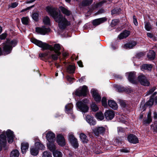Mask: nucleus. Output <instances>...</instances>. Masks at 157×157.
I'll return each mask as SVG.
<instances>
[{
    "instance_id": "obj_1",
    "label": "nucleus",
    "mask_w": 157,
    "mask_h": 157,
    "mask_svg": "<svg viewBox=\"0 0 157 157\" xmlns=\"http://www.w3.org/2000/svg\"><path fill=\"white\" fill-rule=\"evenodd\" d=\"M31 41L32 42L42 48L44 50L49 49L51 51H54V52L48 56L49 59H52L54 60H56L61 54L59 50L61 48V46L59 44H55L53 47L46 43H43L34 38L31 39Z\"/></svg>"
},
{
    "instance_id": "obj_2",
    "label": "nucleus",
    "mask_w": 157,
    "mask_h": 157,
    "mask_svg": "<svg viewBox=\"0 0 157 157\" xmlns=\"http://www.w3.org/2000/svg\"><path fill=\"white\" fill-rule=\"evenodd\" d=\"M47 12L52 16L56 22L58 23L59 27L61 29H64L70 25V22L62 14L59 13L56 10L51 7L46 8Z\"/></svg>"
},
{
    "instance_id": "obj_3",
    "label": "nucleus",
    "mask_w": 157,
    "mask_h": 157,
    "mask_svg": "<svg viewBox=\"0 0 157 157\" xmlns=\"http://www.w3.org/2000/svg\"><path fill=\"white\" fill-rule=\"evenodd\" d=\"M5 134L6 135L9 143H12L13 141L14 137L13 132L10 129L7 130L6 132L4 131L0 136V151L6 145V140Z\"/></svg>"
},
{
    "instance_id": "obj_4",
    "label": "nucleus",
    "mask_w": 157,
    "mask_h": 157,
    "mask_svg": "<svg viewBox=\"0 0 157 157\" xmlns=\"http://www.w3.org/2000/svg\"><path fill=\"white\" fill-rule=\"evenodd\" d=\"M17 44L15 40H7L3 47V50L7 54L10 53L12 47H14Z\"/></svg>"
},
{
    "instance_id": "obj_5",
    "label": "nucleus",
    "mask_w": 157,
    "mask_h": 157,
    "mask_svg": "<svg viewBox=\"0 0 157 157\" xmlns=\"http://www.w3.org/2000/svg\"><path fill=\"white\" fill-rule=\"evenodd\" d=\"M88 100L86 99H84L82 101H78L76 103V105L78 108L83 113H86L88 110L89 108L87 105V103Z\"/></svg>"
},
{
    "instance_id": "obj_6",
    "label": "nucleus",
    "mask_w": 157,
    "mask_h": 157,
    "mask_svg": "<svg viewBox=\"0 0 157 157\" xmlns=\"http://www.w3.org/2000/svg\"><path fill=\"white\" fill-rule=\"evenodd\" d=\"M88 90L87 86L84 85L77 89L75 91V94L79 96H85L86 95Z\"/></svg>"
},
{
    "instance_id": "obj_7",
    "label": "nucleus",
    "mask_w": 157,
    "mask_h": 157,
    "mask_svg": "<svg viewBox=\"0 0 157 157\" xmlns=\"http://www.w3.org/2000/svg\"><path fill=\"white\" fill-rule=\"evenodd\" d=\"M68 139L72 146L75 148H77L78 147V143L77 139L75 138L73 133H70L68 134Z\"/></svg>"
},
{
    "instance_id": "obj_8",
    "label": "nucleus",
    "mask_w": 157,
    "mask_h": 157,
    "mask_svg": "<svg viewBox=\"0 0 157 157\" xmlns=\"http://www.w3.org/2000/svg\"><path fill=\"white\" fill-rule=\"evenodd\" d=\"M138 80L141 85L145 86L149 85L150 82L144 75L140 74L138 76Z\"/></svg>"
},
{
    "instance_id": "obj_9",
    "label": "nucleus",
    "mask_w": 157,
    "mask_h": 157,
    "mask_svg": "<svg viewBox=\"0 0 157 157\" xmlns=\"http://www.w3.org/2000/svg\"><path fill=\"white\" fill-rule=\"evenodd\" d=\"M105 131V128L103 127H96L93 130L94 134L98 136L99 134H103Z\"/></svg>"
},
{
    "instance_id": "obj_10",
    "label": "nucleus",
    "mask_w": 157,
    "mask_h": 157,
    "mask_svg": "<svg viewBox=\"0 0 157 157\" xmlns=\"http://www.w3.org/2000/svg\"><path fill=\"white\" fill-rule=\"evenodd\" d=\"M46 137L49 142H54L56 140L55 135L51 131L48 132L46 135Z\"/></svg>"
},
{
    "instance_id": "obj_11",
    "label": "nucleus",
    "mask_w": 157,
    "mask_h": 157,
    "mask_svg": "<svg viewBox=\"0 0 157 157\" xmlns=\"http://www.w3.org/2000/svg\"><path fill=\"white\" fill-rule=\"evenodd\" d=\"M136 73L135 72H130L126 74L128 75V79L129 81L133 83H136Z\"/></svg>"
},
{
    "instance_id": "obj_12",
    "label": "nucleus",
    "mask_w": 157,
    "mask_h": 157,
    "mask_svg": "<svg viewBox=\"0 0 157 157\" xmlns=\"http://www.w3.org/2000/svg\"><path fill=\"white\" fill-rule=\"evenodd\" d=\"M50 29L49 28H46L45 27L42 28L37 27L36 28V32L41 34L44 35L50 31Z\"/></svg>"
},
{
    "instance_id": "obj_13",
    "label": "nucleus",
    "mask_w": 157,
    "mask_h": 157,
    "mask_svg": "<svg viewBox=\"0 0 157 157\" xmlns=\"http://www.w3.org/2000/svg\"><path fill=\"white\" fill-rule=\"evenodd\" d=\"M91 91L95 100L97 102H100L101 101V97L98 93V90L93 89L91 90Z\"/></svg>"
},
{
    "instance_id": "obj_14",
    "label": "nucleus",
    "mask_w": 157,
    "mask_h": 157,
    "mask_svg": "<svg viewBox=\"0 0 157 157\" xmlns=\"http://www.w3.org/2000/svg\"><path fill=\"white\" fill-rule=\"evenodd\" d=\"M115 113L113 110H108L105 113V116L106 119L108 120H111L114 117Z\"/></svg>"
},
{
    "instance_id": "obj_15",
    "label": "nucleus",
    "mask_w": 157,
    "mask_h": 157,
    "mask_svg": "<svg viewBox=\"0 0 157 157\" xmlns=\"http://www.w3.org/2000/svg\"><path fill=\"white\" fill-rule=\"evenodd\" d=\"M57 142L58 144L61 146H63L65 144V141L63 136L61 134H59L57 136Z\"/></svg>"
},
{
    "instance_id": "obj_16",
    "label": "nucleus",
    "mask_w": 157,
    "mask_h": 157,
    "mask_svg": "<svg viewBox=\"0 0 157 157\" xmlns=\"http://www.w3.org/2000/svg\"><path fill=\"white\" fill-rule=\"evenodd\" d=\"M128 141L131 143L136 144L139 142L138 138L135 135L130 134L128 137Z\"/></svg>"
},
{
    "instance_id": "obj_17",
    "label": "nucleus",
    "mask_w": 157,
    "mask_h": 157,
    "mask_svg": "<svg viewBox=\"0 0 157 157\" xmlns=\"http://www.w3.org/2000/svg\"><path fill=\"white\" fill-rule=\"evenodd\" d=\"M106 21L107 19L105 17L96 19L93 21V24L94 26H97Z\"/></svg>"
},
{
    "instance_id": "obj_18",
    "label": "nucleus",
    "mask_w": 157,
    "mask_h": 157,
    "mask_svg": "<svg viewBox=\"0 0 157 157\" xmlns=\"http://www.w3.org/2000/svg\"><path fill=\"white\" fill-rule=\"evenodd\" d=\"M136 44V42L132 41L128 43L124 44L123 48L125 49H130L133 48Z\"/></svg>"
},
{
    "instance_id": "obj_19",
    "label": "nucleus",
    "mask_w": 157,
    "mask_h": 157,
    "mask_svg": "<svg viewBox=\"0 0 157 157\" xmlns=\"http://www.w3.org/2000/svg\"><path fill=\"white\" fill-rule=\"evenodd\" d=\"M86 120L87 122L91 125H94L96 124V120L93 117L88 115L86 116Z\"/></svg>"
},
{
    "instance_id": "obj_20",
    "label": "nucleus",
    "mask_w": 157,
    "mask_h": 157,
    "mask_svg": "<svg viewBox=\"0 0 157 157\" xmlns=\"http://www.w3.org/2000/svg\"><path fill=\"white\" fill-rule=\"evenodd\" d=\"M29 147V144L27 142H23L21 144V149L23 154L25 153Z\"/></svg>"
},
{
    "instance_id": "obj_21",
    "label": "nucleus",
    "mask_w": 157,
    "mask_h": 157,
    "mask_svg": "<svg viewBox=\"0 0 157 157\" xmlns=\"http://www.w3.org/2000/svg\"><path fill=\"white\" fill-rule=\"evenodd\" d=\"M151 113L149 111L147 114V118L143 120V123L144 124H149L152 121V118L151 116Z\"/></svg>"
},
{
    "instance_id": "obj_22",
    "label": "nucleus",
    "mask_w": 157,
    "mask_h": 157,
    "mask_svg": "<svg viewBox=\"0 0 157 157\" xmlns=\"http://www.w3.org/2000/svg\"><path fill=\"white\" fill-rule=\"evenodd\" d=\"M130 33V32L129 31L125 30L118 35V38L120 39L125 38L129 35Z\"/></svg>"
},
{
    "instance_id": "obj_23",
    "label": "nucleus",
    "mask_w": 157,
    "mask_h": 157,
    "mask_svg": "<svg viewBox=\"0 0 157 157\" xmlns=\"http://www.w3.org/2000/svg\"><path fill=\"white\" fill-rule=\"evenodd\" d=\"M73 105L71 103L68 104L65 107V111L67 113H72V108Z\"/></svg>"
},
{
    "instance_id": "obj_24",
    "label": "nucleus",
    "mask_w": 157,
    "mask_h": 157,
    "mask_svg": "<svg viewBox=\"0 0 157 157\" xmlns=\"http://www.w3.org/2000/svg\"><path fill=\"white\" fill-rule=\"evenodd\" d=\"M47 146L48 148L53 152H54L56 149L55 144L54 142H49L47 144Z\"/></svg>"
},
{
    "instance_id": "obj_25",
    "label": "nucleus",
    "mask_w": 157,
    "mask_h": 157,
    "mask_svg": "<svg viewBox=\"0 0 157 157\" xmlns=\"http://www.w3.org/2000/svg\"><path fill=\"white\" fill-rule=\"evenodd\" d=\"M108 104L111 108L114 110L116 109L118 107L117 104L113 101L110 100L109 101Z\"/></svg>"
},
{
    "instance_id": "obj_26",
    "label": "nucleus",
    "mask_w": 157,
    "mask_h": 157,
    "mask_svg": "<svg viewBox=\"0 0 157 157\" xmlns=\"http://www.w3.org/2000/svg\"><path fill=\"white\" fill-rule=\"evenodd\" d=\"M30 152L32 155L36 156L39 153V150L35 147H32L30 149Z\"/></svg>"
},
{
    "instance_id": "obj_27",
    "label": "nucleus",
    "mask_w": 157,
    "mask_h": 157,
    "mask_svg": "<svg viewBox=\"0 0 157 157\" xmlns=\"http://www.w3.org/2000/svg\"><path fill=\"white\" fill-rule=\"evenodd\" d=\"M36 148L39 149H41L42 150H44L45 148V146L41 143L39 142H37L35 143V146Z\"/></svg>"
},
{
    "instance_id": "obj_28",
    "label": "nucleus",
    "mask_w": 157,
    "mask_h": 157,
    "mask_svg": "<svg viewBox=\"0 0 157 157\" xmlns=\"http://www.w3.org/2000/svg\"><path fill=\"white\" fill-rule=\"evenodd\" d=\"M75 68L74 65H69L67 68V71L69 73L71 74L74 72Z\"/></svg>"
},
{
    "instance_id": "obj_29",
    "label": "nucleus",
    "mask_w": 157,
    "mask_h": 157,
    "mask_svg": "<svg viewBox=\"0 0 157 157\" xmlns=\"http://www.w3.org/2000/svg\"><path fill=\"white\" fill-rule=\"evenodd\" d=\"M147 57L150 60H153L155 57V53L153 50H150L147 54Z\"/></svg>"
},
{
    "instance_id": "obj_30",
    "label": "nucleus",
    "mask_w": 157,
    "mask_h": 157,
    "mask_svg": "<svg viewBox=\"0 0 157 157\" xmlns=\"http://www.w3.org/2000/svg\"><path fill=\"white\" fill-rule=\"evenodd\" d=\"M60 9L62 12L67 16H69L71 13V11L64 7H60Z\"/></svg>"
},
{
    "instance_id": "obj_31",
    "label": "nucleus",
    "mask_w": 157,
    "mask_h": 157,
    "mask_svg": "<svg viewBox=\"0 0 157 157\" xmlns=\"http://www.w3.org/2000/svg\"><path fill=\"white\" fill-rule=\"evenodd\" d=\"M80 138L82 141L84 143H87L88 139L87 138L86 135L83 133H82L80 135Z\"/></svg>"
},
{
    "instance_id": "obj_32",
    "label": "nucleus",
    "mask_w": 157,
    "mask_h": 157,
    "mask_svg": "<svg viewBox=\"0 0 157 157\" xmlns=\"http://www.w3.org/2000/svg\"><path fill=\"white\" fill-rule=\"evenodd\" d=\"M19 155V153L17 150H13L10 155V157H18Z\"/></svg>"
},
{
    "instance_id": "obj_33",
    "label": "nucleus",
    "mask_w": 157,
    "mask_h": 157,
    "mask_svg": "<svg viewBox=\"0 0 157 157\" xmlns=\"http://www.w3.org/2000/svg\"><path fill=\"white\" fill-rule=\"evenodd\" d=\"M96 118L100 120H102L104 119V116L101 112H99L96 113L95 115Z\"/></svg>"
},
{
    "instance_id": "obj_34",
    "label": "nucleus",
    "mask_w": 157,
    "mask_h": 157,
    "mask_svg": "<svg viewBox=\"0 0 157 157\" xmlns=\"http://www.w3.org/2000/svg\"><path fill=\"white\" fill-rule=\"evenodd\" d=\"M92 2V0H85L82 1V5L83 6H87L91 4Z\"/></svg>"
},
{
    "instance_id": "obj_35",
    "label": "nucleus",
    "mask_w": 157,
    "mask_h": 157,
    "mask_svg": "<svg viewBox=\"0 0 157 157\" xmlns=\"http://www.w3.org/2000/svg\"><path fill=\"white\" fill-rule=\"evenodd\" d=\"M151 129L153 130L154 132H157V121H155L154 122V124H152L151 125Z\"/></svg>"
},
{
    "instance_id": "obj_36",
    "label": "nucleus",
    "mask_w": 157,
    "mask_h": 157,
    "mask_svg": "<svg viewBox=\"0 0 157 157\" xmlns=\"http://www.w3.org/2000/svg\"><path fill=\"white\" fill-rule=\"evenodd\" d=\"M152 66L151 64H145L142 65V68L149 71L151 70Z\"/></svg>"
},
{
    "instance_id": "obj_37",
    "label": "nucleus",
    "mask_w": 157,
    "mask_h": 157,
    "mask_svg": "<svg viewBox=\"0 0 157 157\" xmlns=\"http://www.w3.org/2000/svg\"><path fill=\"white\" fill-rule=\"evenodd\" d=\"M53 154L54 157H62V153L58 151H56L53 152Z\"/></svg>"
},
{
    "instance_id": "obj_38",
    "label": "nucleus",
    "mask_w": 157,
    "mask_h": 157,
    "mask_svg": "<svg viewBox=\"0 0 157 157\" xmlns=\"http://www.w3.org/2000/svg\"><path fill=\"white\" fill-rule=\"evenodd\" d=\"M145 28L147 31H149L152 29V26L149 22L145 23Z\"/></svg>"
},
{
    "instance_id": "obj_39",
    "label": "nucleus",
    "mask_w": 157,
    "mask_h": 157,
    "mask_svg": "<svg viewBox=\"0 0 157 157\" xmlns=\"http://www.w3.org/2000/svg\"><path fill=\"white\" fill-rule=\"evenodd\" d=\"M43 22L45 24L49 25L50 23V18L46 16L43 18Z\"/></svg>"
},
{
    "instance_id": "obj_40",
    "label": "nucleus",
    "mask_w": 157,
    "mask_h": 157,
    "mask_svg": "<svg viewBox=\"0 0 157 157\" xmlns=\"http://www.w3.org/2000/svg\"><path fill=\"white\" fill-rule=\"evenodd\" d=\"M21 21L22 23L25 25H27L29 23V19L28 17H23L21 18Z\"/></svg>"
},
{
    "instance_id": "obj_41",
    "label": "nucleus",
    "mask_w": 157,
    "mask_h": 157,
    "mask_svg": "<svg viewBox=\"0 0 157 157\" xmlns=\"http://www.w3.org/2000/svg\"><path fill=\"white\" fill-rule=\"evenodd\" d=\"M91 107L92 110L95 112L98 111L99 109L97 106L94 103H92L91 105Z\"/></svg>"
},
{
    "instance_id": "obj_42",
    "label": "nucleus",
    "mask_w": 157,
    "mask_h": 157,
    "mask_svg": "<svg viewBox=\"0 0 157 157\" xmlns=\"http://www.w3.org/2000/svg\"><path fill=\"white\" fill-rule=\"evenodd\" d=\"M42 157H52V154L47 151H45L43 154Z\"/></svg>"
},
{
    "instance_id": "obj_43",
    "label": "nucleus",
    "mask_w": 157,
    "mask_h": 157,
    "mask_svg": "<svg viewBox=\"0 0 157 157\" xmlns=\"http://www.w3.org/2000/svg\"><path fill=\"white\" fill-rule=\"evenodd\" d=\"M154 102V99L153 98H151L148 101L146 102V105L148 106H151L152 105Z\"/></svg>"
},
{
    "instance_id": "obj_44",
    "label": "nucleus",
    "mask_w": 157,
    "mask_h": 157,
    "mask_svg": "<svg viewBox=\"0 0 157 157\" xmlns=\"http://www.w3.org/2000/svg\"><path fill=\"white\" fill-rule=\"evenodd\" d=\"M121 11V9L119 8H114L111 11L112 15L118 13Z\"/></svg>"
},
{
    "instance_id": "obj_45",
    "label": "nucleus",
    "mask_w": 157,
    "mask_h": 157,
    "mask_svg": "<svg viewBox=\"0 0 157 157\" xmlns=\"http://www.w3.org/2000/svg\"><path fill=\"white\" fill-rule=\"evenodd\" d=\"M38 14L37 13H34L32 14V17L33 19L35 21H37L38 18Z\"/></svg>"
},
{
    "instance_id": "obj_46",
    "label": "nucleus",
    "mask_w": 157,
    "mask_h": 157,
    "mask_svg": "<svg viewBox=\"0 0 157 157\" xmlns=\"http://www.w3.org/2000/svg\"><path fill=\"white\" fill-rule=\"evenodd\" d=\"M101 102L102 105L104 106V107H106L107 106V100L106 98L103 97L102 98Z\"/></svg>"
},
{
    "instance_id": "obj_47",
    "label": "nucleus",
    "mask_w": 157,
    "mask_h": 157,
    "mask_svg": "<svg viewBox=\"0 0 157 157\" xmlns=\"http://www.w3.org/2000/svg\"><path fill=\"white\" fill-rule=\"evenodd\" d=\"M155 90V87H153L152 88L150 89L148 91L146 92V96L150 94L153 93Z\"/></svg>"
},
{
    "instance_id": "obj_48",
    "label": "nucleus",
    "mask_w": 157,
    "mask_h": 157,
    "mask_svg": "<svg viewBox=\"0 0 157 157\" xmlns=\"http://www.w3.org/2000/svg\"><path fill=\"white\" fill-rule=\"evenodd\" d=\"M18 5V3L17 2H15L11 3L10 7L13 8L16 7Z\"/></svg>"
},
{
    "instance_id": "obj_49",
    "label": "nucleus",
    "mask_w": 157,
    "mask_h": 157,
    "mask_svg": "<svg viewBox=\"0 0 157 157\" xmlns=\"http://www.w3.org/2000/svg\"><path fill=\"white\" fill-rule=\"evenodd\" d=\"M48 55V53H40L39 55V56L40 57L43 58L47 56Z\"/></svg>"
},
{
    "instance_id": "obj_50",
    "label": "nucleus",
    "mask_w": 157,
    "mask_h": 157,
    "mask_svg": "<svg viewBox=\"0 0 157 157\" xmlns=\"http://www.w3.org/2000/svg\"><path fill=\"white\" fill-rule=\"evenodd\" d=\"M119 22V20H118L114 19L112 21V24L114 25H116Z\"/></svg>"
},
{
    "instance_id": "obj_51",
    "label": "nucleus",
    "mask_w": 157,
    "mask_h": 157,
    "mask_svg": "<svg viewBox=\"0 0 157 157\" xmlns=\"http://www.w3.org/2000/svg\"><path fill=\"white\" fill-rule=\"evenodd\" d=\"M6 33H4L0 35V39L2 40L5 39L6 37Z\"/></svg>"
},
{
    "instance_id": "obj_52",
    "label": "nucleus",
    "mask_w": 157,
    "mask_h": 157,
    "mask_svg": "<svg viewBox=\"0 0 157 157\" xmlns=\"http://www.w3.org/2000/svg\"><path fill=\"white\" fill-rule=\"evenodd\" d=\"M66 78L67 81L70 82H71L73 80L75 79L74 78H72L69 76H67Z\"/></svg>"
},
{
    "instance_id": "obj_53",
    "label": "nucleus",
    "mask_w": 157,
    "mask_h": 157,
    "mask_svg": "<svg viewBox=\"0 0 157 157\" xmlns=\"http://www.w3.org/2000/svg\"><path fill=\"white\" fill-rule=\"evenodd\" d=\"M133 23H134V25L136 26L137 25L138 23V22L137 21V20L136 18V17H135V16H134V15L133 16Z\"/></svg>"
},
{
    "instance_id": "obj_54",
    "label": "nucleus",
    "mask_w": 157,
    "mask_h": 157,
    "mask_svg": "<svg viewBox=\"0 0 157 157\" xmlns=\"http://www.w3.org/2000/svg\"><path fill=\"white\" fill-rule=\"evenodd\" d=\"M120 151L124 153H128L129 152V151L126 148L121 149L120 150Z\"/></svg>"
},
{
    "instance_id": "obj_55",
    "label": "nucleus",
    "mask_w": 157,
    "mask_h": 157,
    "mask_svg": "<svg viewBox=\"0 0 157 157\" xmlns=\"http://www.w3.org/2000/svg\"><path fill=\"white\" fill-rule=\"evenodd\" d=\"M147 35L148 37L152 38V39L154 40V37L153 36V35L150 33H147Z\"/></svg>"
},
{
    "instance_id": "obj_56",
    "label": "nucleus",
    "mask_w": 157,
    "mask_h": 157,
    "mask_svg": "<svg viewBox=\"0 0 157 157\" xmlns=\"http://www.w3.org/2000/svg\"><path fill=\"white\" fill-rule=\"evenodd\" d=\"M105 10L103 9H101L99 10L97 13V14H101L105 13Z\"/></svg>"
},
{
    "instance_id": "obj_57",
    "label": "nucleus",
    "mask_w": 157,
    "mask_h": 157,
    "mask_svg": "<svg viewBox=\"0 0 157 157\" xmlns=\"http://www.w3.org/2000/svg\"><path fill=\"white\" fill-rule=\"evenodd\" d=\"M144 54L142 52H140L138 53L136 55V57L137 58L139 59L140 58V57L143 56Z\"/></svg>"
},
{
    "instance_id": "obj_58",
    "label": "nucleus",
    "mask_w": 157,
    "mask_h": 157,
    "mask_svg": "<svg viewBox=\"0 0 157 157\" xmlns=\"http://www.w3.org/2000/svg\"><path fill=\"white\" fill-rule=\"evenodd\" d=\"M33 7V6H32L31 7H27V8H25V9H22L21 12H24L26 10H29V9L30 8H31V7Z\"/></svg>"
},
{
    "instance_id": "obj_59",
    "label": "nucleus",
    "mask_w": 157,
    "mask_h": 157,
    "mask_svg": "<svg viewBox=\"0 0 157 157\" xmlns=\"http://www.w3.org/2000/svg\"><path fill=\"white\" fill-rule=\"evenodd\" d=\"M77 63H78V65L80 67H83L82 62L81 61H78L77 62Z\"/></svg>"
},
{
    "instance_id": "obj_60",
    "label": "nucleus",
    "mask_w": 157,
    "mask_h": 157,
    "mask_svg": "<svg viewBox=\"0 0 157 157\" xmlns=\"http://www.w3.org/2000/svg\"><path fill=\"white\" fill-rule=\"evenodd\" d=\"M124 131V129L121 127H119L118 128V132H122Z\"/></svg>"
},
{
    "instance_id": "obj_61",
    "label": "nucleus",
    "mask_w": 157,
    "mask_h": 157,
    "mask_svg": "<svg viewBox=\"0 0 157 157\" xmlns=\"http://www.w3.org/2000/svg\"><path fill=\"white\" fill-rule=\"evenodd\" d=\"M121 105L123 107H125L126 106V104L123 101L121 102Z\"/></svg>"
},
{
    "instance_id": "obj_62",
    "label": "nucleus",
    "mask_w": 157,
    "mask_h": 157,
    "mask_svg": "<svg viewBox=\"0 0 157 157\" xmlns=\"http://www.w3.org/2000/svg\"><path fill=\"white\" fill-rule=\"evenodd\" d=\"M63 55L64 57H66L68 56V54L66 52L63 53Z\"/></svg>"
},
{
    "instance_id": "obj_63",
    "label": "nucleus",
    "mask_w": 157,
    "mask_h": 157,
    "mask_svg": "<svg viewBox=\"0 0 157 157\" xmlns=\"http://www.w3.org/2000/svg\"><path fill=\"white\" fill-rule=\"evenodd\" d=\"M154 118L155 119L157 118V113L156 112L154 113Z\"/></svg>"
},
{
    "instance_id": "obj_64",
    "label": "nucleus",
    "mask_w": 157,
    "mask_h": 157,
    "mask_svg": "<svg viewBox=\"0 0 157 157\" xmlns=\"http://www.w3.org/2000/svg\"><path fill=\"white\" fill-rule=\"evenodd\" d=\"M154 101H155V102L156 104L157 103V96H156L155 97V98H154Z\"/></svg>"
}]
</instances>
